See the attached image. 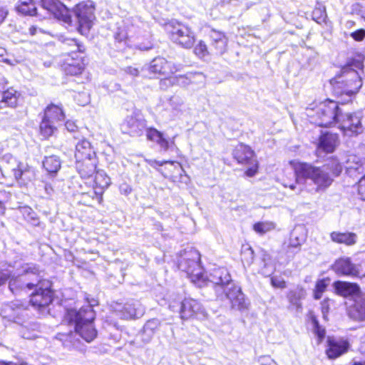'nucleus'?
Instances as JSON below:
<instances>
[{"mask_svg": "<svg viewBox=\"0 0 365 365\" xmlns=\"http://www.w3.org/2000/svg\"><path fill=\"white\" fill-rule=\"evenodd\" d=\"M290 164L295 171V175L290 174L296 177V184L309 180L318 192L326 191L343 171V165L336 157L328 159L322 166L296 160H292Z\"/></svg>", "mask_w": 365, "mask_h": 365, "instance_id": "obj_1", "label": "nucleus"}, {"mask_svg": "<svg viewBox=\"0 0 365 365\" xmlns=\"http://www.w3.org/2000/svg\"><path fill=\"white\" fill-rule=\"evenodd\" d=\"M95 313L92 305L87 304L81 309H68L64 319L69 325L73 327L75 331L87 342L92 341L97 336V331L93 325Z\"/></svg>", "mask_w": 365, "mask_h": 365, "instance_id": "obj_2", "label": "nucleus"}, {"mask_svg": "<svg viewBox=\"0 0 365 365\" xmlns=\"http://www.w3.org/2000/svg\"><path fill=\"white\" fill-rule=\"evenodd\" d=\"M331 83L336 94L346 102L355 98L363 84L359 73L349 67L343 68Z\"/></svg>", "mask_w": 365, "mask_h": 365, "instance_id": "obj_3", "label": "nucleus"}, {"mask_svg": "<svg viewBox=\"0 0 365 365\" xmlns=\"http://www.w3.org/2000/svg\"><path fill=\"white\" fill-rule=\"evenodd\" d=\"M0 170L4 179L0 182L8 186L15 182L24 185L31 180V171L29 165L11 154H6L3 157Z\"/></svg>", "mask_w": 365, "mask_h": 365, "instance_id": "obj_4", "label": "nucleus"}, {"mask_svg": "<svg viewBox=\"0 0 365 365\" xmlns=\"http://www.w3.org/2000/svg\"><path fill=\"white\" fill-rule=\"evenodd\" d=\"M213 284L222 287L224 289L227 298L230 300L232 307L240 311L247 309L245 295L240 287L235 285L231 282V277L228 271L225 268H219L212 272L211 279Z\"/></svg>", "mask_w": 365, "mask_h": 365, "instance_id": "obj_5", "label": "nucleus"}, {"mask_svg": "<svg viewBox=\"0 0 365 365\" xmlns=\"http://www.w3.org/2000/svg\"><path fill=\"white\" fill-rule=\"evenodd\" d=\"M307 115L312 123L319 126H330L338 122L341 113H339L338 103L336 101L326 100L314 107L306 110Z\"/></svg>", "mask_w": 365, "mask_h": 365, "instance_id": "obj_6", "label": "nucleus"}, {"mask_svg": "<svg viewBox=\"0 0 365 365\" xmlns=\"http://www.w3.org/2000/svg\"><path fill=\"white\" fill-rule=\"evenodd\" d=\"M63 48H69L70 51L61 57L62 68L67 74L71 76L81 74L84 69V63L81 54L84 51V46L74 38H68L63 42Z\"/></svg>", "mask_w": 365, "mask_h": 365, "instance_id": "obj_7", "label": "nucleus"}, {"mask_svg": "<svg viewBox=\"0 0 365 365\" xmlns=\"http://www.w3.org/2000/svg\"><path fill=\"white\" fill-rule=\"evenodd\" d=\"M165 29L170 39L182 48H190L195 41L194 33L188 26L182 23L170 21L165 25Z\"/></svg>", "mask_w": 365, "mask_h": 365, "instance_id": "obj_8", "label": "nucleus"}, {"mask_svg": "<svg viewBox=\"0 0 365 365\" xmlns=\"http://www.w3.org/2000/svg\"><path fill=\"white\" fill-rule=\"evenodd\" d=\"M188 255L190 257H183L180 260L179 268L187 273L193 283L200 287L205 282V278L199 263L200 255L196 251H191Z\"/></svg>", "mask_w": 365, "mask_h": 365, "instance_id": "obj_9", "label": "nucleus"}, {"mask_svg": "<svg viewBox=\"0 0 365 365\" xmlns=\"http://www.w3.org/2000/svg\"><path fill=\"white\" fill-rule=\"evenodd\" d=\"M337 123L344 135L357 136L364 132L361 115L359 113H341Z\"/></svg>", "mask_w": 365, "mask_h": 365, "instance_id": "obj_10", "label": "nucleus"}, {"mask_svg": "<svg viewBox=\"0 0 365 365\" xmlns=\"http://www.w3.org/2000/svg\"><path fill=\"white\" fill-rule=\"evenodd\" d=\"M94 9L93 3L91 1L81 2L74 8L79 24L78 30L82 34H86L93 26L96 19Z\"/></svg>", "mask_w": 365, "mask_h": 365, "instance_id": "obj_11", "label": "nucleus"}, {"mask_svg": "<svg viewBox=\"0 0 365 365\" xmlns=\"http://www.w3.org/2000/svg\"><path fill=\"white\" fill-rule=\"evenodd\" d=\"M23 269V271H21L19 269H14V267L11 265L9 266V268L1 269L0 286L4 284L7 279H10L9 283V289L12 292H14L19 288H22L24 287V284L21 282V279H19V277L22 274V272L36 273L38 271L35 267H30L28 264H26L25 267H24Z\"/></svg>", "mask_w": 365, "mask_h": 365, "instance_id": "obj_12", "label": "nucleus"}, {"mask_svg": "<svg viewBox=\"0 0 365 365\" xmlns=\"http://www.w3.org/2000/svg\"><path fill=\"white\" fill-rule=\"evenodd\" d=\"M147 163L160 171L165 178L175 180L184 173L181 164L178 161H158L153 159H145Z\"/></svg>", "mask_w": 365, "mask_h": 365, "instance_id": "obj_13", "label": "nucleus"}, {"mask_svg": "<svg viewBox=\"0 0 365 365\" xmlns=\"http://www.w3.org/2000/svg\"><path fill=\"white\" fill-rule=\"evenodd\" d=\"M85 183L89 184V187L93 190L101 202L103 194L111 184V179L103 170H98L95 172L94 177L87 180Z\"/></svg>", "mask_w": 365, "mask_h": 365, "instance_id": "obj_14", "label": "nucleus"}, {"mask_svg": "<svg viewBox=\"0 0 365 365\" xmlns=\"http://www.w3.org/2000/svg\"><path fill=\"white\" fill-rule=\"evenodd\" d=\"M41 6L56 19L70 25L72 20L68 9L58 0H41Z\"/></svg>", "mask_w": 365, "mask_h": 365, "instance_id": "obj_15", "label": "nucleus"}, {"mask_svg": "<svg viewBox=\"0 0 365 365\" xmlns=\"http://www.w3.org/2000/svg\"><path fill=\"white\" fill-rule=\"evenodd\" d=\"M113 309L119 317L124 319L139 318L144 313V309L138 301L129 302L124 305L115 303Z\"/></svg>", "mask_w": 365, "mask_h": 365, "instance_id": "obj_16", "label": "nucleus"}, {"mask_svg": "<svg viewBox=\"0 0 365 365\" xmlns=\"http://www.w3.org/2000/svg\"><path fill=\"white\" fill-rule=\"evenodd\" d=\"M332 269L339 275L357 277L359 274L357 266L351 262L349 257H345L336 260Z\"/></svg>", "mask_w": 365, "mask_h": 365, "instance_id": "obj_17", "label": "nucleus"}, {"mask_svg": "<svg viewBox=\"0 0 365 365\" xmlns=\"http://www.w3.org/2000/svg\"><path fill=\"white\" fill-rule=\"evenodd\" d=\"M180 317L182 319H188L192 317H198L200 314H204L200 303L192 299H185L181 302Z\"/></svg>", "mask_w": 365, "mask_h": 365, "instance_id": "obj_18", "label": "nucleus"}, {"mask_svg": "<svg viewBox=\"0 0 365 365\" xmlns=\"http://www.w3.org/2000/svg\"><path fill=\"white\" fill-rule=\"evenodd\" d=\"M98 163V158L76 161V168L81 178L86 181L93 177Z\"/></svg>", "mask_w": 365, "mask_h": 365, "instance_id": "obj_19", "label": "nucleus"}, {"mask_svg": "<svg viewBox=\"0 0 365 365\" xmlns=\"http://www.w3.org/2000/svg\"><path fill=\"white\" fill-rule=\"evenodd\" d=\"M146 137L148 140L156 143L163 151H167L175 145V137L166 138L163 133L153 128L146 130Z\"/></svg>", "mask_w": 365, "mask_h": 365, "instance_id": "obj_20", "label": "nucleus"}, {"mask_svg": "<svg viewBox=\"0 0 365 365\" xmlns=\"http://www.w3.org/2000/svg\"><path fill=\"white\" fill-rule=\"evenodd\" d=\"M149 71L153 73L169 75L175 73L178 68L165 58L158 57L151 61Z\"/></svg>", "mask_w": 365, "mask_h": 365, "instance_id": "obj_21", "label": "nucleus"}, {"mask_svg": "<svg viewBox=\"0 0 365 365\" xmlns=\"http://www.w3.org/2000/svg\"><path fill=\"white\" fill-rule=\"evenodd\" d=\"M74 157L76 161L97 157L96 153L91 143L86 139L80 140L76 145Z\"/></svg>", "mask_w": 365, "mask_h": 365, "instance_id": "obj_22", "label": "nucleus"}, {"mask_svg": "<svg viewBox=\"0 0 365 365\" xmlns=\"http://www.w3.org/2000/svg\"><path fill=\"white\" fill-rule=\"evenodd\" d=\"M336 293L344 297H356L360 293V288L356 283L337 281L333 284Z\"/></svg>", "mask_w": 365, "mask_h": 365, "instance_id": "obj_23", "label": "nucleus"}, {"mask_svg": "<svg viewBox=\"0 0 365 365\" xmlns=\"http://www.w3.org/2000/svg\"><path fill=\"white\" fill-rule=\"evenodd\" d=\"M329 347L327 349V354L329 359H335L346 353L349 344L346 340L329 339Z\"/></svg>", "mask_w": 365, "mask_h": 365, "instance_id": "obj_24", "label": "nucleus"}, {"mask_svg": "<svg viewBox=\"0 0 365 365\" xmlns=\"http://www.w3.org/2000/svg\"><path fill=\"white\" fill-rule=\"evenodd\" d=\"M339 143V137L336 134L325 133L319 138L317 149L327 153H333Z\"/></svg>", "mask_w": 365, "mask_h": 365, "instance_id": "obj_25", "label": "nucleus"}, {"mask_svg": "<svg viewBox=\"0 0 365 365\" xmlns=\"http://www.w3.org/2000/svg\"><path fill=\"white\" fill-rule=\"evenodd\" d=\"M291 162L289 163V167L286 168L284 170V175L281 180V182L284 187H288L291 190L297 194H300L303 190L302 183L301 181L299 184H296V177H292L291 174L295 175L294 170L291 166Z\"/></svg>", "mask_w": 365, "mask_h": 365, "instance_id": "obj_26", "label": "nucleus"}, {"mask_svg": "<svg viewBox=\"0 0 365 365\" xmlns=\"http://www.w3.org/2000/svg\"><path fill=\"white\" fill-rule=\"evenodd\" d=\"M52 301V293L48 287L42 289L39 287L31 295L30 302L36 307H43L48 305Z\"/></svg>", "mask_w": 365, "mask_h": 365, "instance_id": "obj_27", "label": "nucleus"}, {"mask_svg": "<svg viewBox=\"0 0 365 365\" xmlns=\"http://www.w3.org/2000/svg\"><path fill=\"white\" fill-rule=\"evenodd\" d=\"M20 93L13 88L6 91L0 89V109L6 106L14 108L18 105Z\"/></svg>", "mask_w": 365, "mask_h": 365, "instance_id": "obj_28", "label": "nucleus"}, {"mask_svg": "<svg viewBox=\"0 0 365 365\" xmlns=\"http://www.w3.org/2000/svg\"><path fill=\"white\" fill-rule=\"evenodd\" d=\"M43 118L58 126L64 120L65 115L61 106L51 104L45 109Z\"/></svg>", "mask_w": 365, "mask_h": 365, "instance_id": "obj_29", "label": "nucleus"}, {"mask_svg": "<svg viewBox=\"0 0 365 365\" xmlns=\"http://www.w3.org/2000/svg\"><path fill=\"white\" fill-rule=\"evenodd\" d=\"M348 314L350 318L356 321L365 320V299L359 298L354 303L349 306Z\"/></svg>", "mask_w": 365, "mask_h": 365, "instance_id": "obj_30", "label": "nucleus"}, {"mask_svg": "<svg viewBox=\"0 0 365 365\" xmlns=\"http://www.w3.org/2000/svg\"><path fill=\"white\" fill-rule=\"evenodd\" d=\"M234 158L239 163L245 164L255 158L253 150L247 145L239 144L234 150Z\"/></svg>", "mask_w": 365, "mask_h": 365, "instance_id": "obj_31", "label": "nucleus"}, {"mask_svg": "<svg viewBox=\"0 0 365 365\" xmlns=\"http://www.w3.org/2000/svg\"><path fill=\"white\" fill-rule=\"evenodd\" d=\"M330 237L334 242L344 244L347 246L354 245L356 242V235L352 232H333Z\"/></svg>", "mask_w": 365, "mask_h": 365, "instance_id": "obj_32", "label": "nucleus"}, {"mask_svg": "<svg viewBox=\"0 0 365 365\" xmlns=\"http://www.w3.org/2000/svg\"><path fill=\"white\" fill-rule=\"evenodd\" d=\"M43 168L50 173H56L61 166V163L58 157L51 155L46 157L43 162Z\"/></svg>", "mask_w": 365, "mask_h": 365, "instance_id": "obj_33", "label": "nucleus"}, {"mask_svg": "<svg viewBox=\"0 0 365 365\" xmlns=\"http://www.w3.org/2000/svg\"><path fill=\"white\" fill-rule=\"evenodd\" d=\"M57 125L48 120V118H43L39 129L41 135L44 138H47L51 136L56 130Z\"/></svg>", "mask_w": 365, "mask_h": 365, "instance_id": "obj_34", "label": "nucleus"}, {"mask_svg": "<svg viewBox=\"0 0 365 365\" xmlns=\"http://www.w3.org/2000/svg\"><path fill=\"white\" fill-rule=\"evenodd\" d=\"M16 9L18 12L29 16L35 15L36 11V8L32 2V0H20Z\"/></svg>", "mask_w": 365, "mask_h": 365, "instance_id": "obj_35", "label": "nucleus"}, {"mask_svg": "<svg viewBox=\"0 0 365 365\" xmlns=\"http://www.w3.org/2000/svg\"><path fill=\"white\" fill-rule=\"evenodd\" d=\"M180 83L186 84L184 80L189 81V83L204 86L205 77L201 73H188L185 76H180Z\"/></svg>", "mask_w": 365, "mask_h": 365, "instance_id": "obj_36", "label": "nucleus"}, {"mask_svg": "<svg viewBox=\"0 0 365 365\" xmlns=\"http://www.w3.org/2000/svg\"><path fill=\"white\" fill-rule=\"evenodd\" d=\"M304 295L305 291L302 288L297 287L294 290H291L288 293L287 297L292 304L299 307L300 306L299 301Z\"/></svg>", "mask_w": 365, "mask_h": 365, "instance_id": "obj_37", "label": "nucleus"}, {"mask_svg": "<svg viewBox=\"0 0 365 365\" xmlns=\"http://www.w3.org/2000/svg\"><path fill=\"white\" fill-rule=\"evenodd\" d=\"M276 225L273 222L264 221L255 223L253 225V230L255 232L259 235H264L269 231L273 230Z\"/></svg>", "mask_w": 365, "mask_h": 365, "instance_id": "obj_38", "label": "nucleus"}, {"mask_svg": "<svg viewBox=\"0 0 365 365\" xmlns=\"http://www.w3.org/2000/svg\"><path fill=\"white\" fill-rule=\"evenodd\" d=\"M20 212L24 219L34 225H38V219L36 212L29 207L25 206L20 208Z\"/></svg>", "mask_w": 365, "mask_h": 365, "instance_id": "obj_39", "label": "nucleus"}, {"mask_svg": "<svg viewBox=\"0 0 365 365\" xmlns=\"http://www.w3.org/2000/svg\"><path fill=\"white\" fill-rule=\"evenodd\" d=\"M329 282V279L326 278L319 279L316 282L315 288L314 290V299H319L322 297L323 293L327 289V287H328Z\"/></svg>", "mask_w": 365, "mask_h": 365, "instance_id": "obj_40", "label": "nucleus"}, {"mask_svg": "<svg viewBox=\"0 0 365 365\" xmlns=\"http://www.w3.org/2000/svg\"><path fill=\"white\" fill-rule=\"evenodd\" d=\"M123 125L128 128V131L138 133L140 130V123L134 116L130 115L125 119Z\"/></svg>", "mask_w": 365, "mask_h": 365, "instance_id": "obj_41", "label": "nucleus"}, {"mask_svg": "<svg viewBox=\"0 0 365 365\" xmlns=\"http://www.w3.org/2000/svg\"><path fill=\"white\" fill-rule=\"evenodd\" d=\"M312 322L314 327V332L318 338V343H320L324 339L325 330L319 326L315 317H312Z\"/></svg>", "mask_w": 365, "mask_h": 365, "instance_id": "obj_42", "label": "nucleus"}, {"mask_svg": "<svg viewBox=\"0 0 365 365\" xmlns=\"http://www.w3.org/2000/svg\"><path fill=\"white\" fill-rule=\"evenodd\" d=\"M247 165L249 168L245 171V175L248 177L255 176L258 171V163L256 158L250 160V162L245 163Z\"/></svg>", "mask_w": 365, "mask_h": 365, "instance_id": "obj_43", "label": "nucleus"}, {"mask_svg": "<svg viewBox=\"0 0 365 365\" xmlns=\"http://www.w3.org/2000/svg\"><path fill=\"white\" fill-rule=\"evenodd\" d=\"M176 83H180V77H170L160 80V88L163 90L167 89L169 86H171Z\"/></svg>", "mask_w": 365, "mask_h": 365, "instance_id": "obj_44", "label": "nucleus"}, {"mask_svg": "<svg viewBox=\"0 0 365 365\" xmlns=\"http://www.w3.org/2000/svg\"><path fill=\"white\" fill-rule=\"evenodd\" d=\"M115 38L117 42L119 43V47H123V46H131V40L128 36L127 34L118 33L115 36Z\"/></svg>", "mask_w": 365, "mask_h": 365, "instance_id": "obj_45", "label": "nucleus"}, {"mask_svg": "<svg viewBox=\"0 0 365 365\" xmlns=\"http://www.w3.org/2000/svg\"><path fill=\"white\" fill-rule=\"evenodd\" d=\"M134 46L141 51H146L152 48V43L150 41V35L148 34L146 39L143 42L138 41L134 43Z\"/></svg>", "mask_w": 365, "mask_h": 365, "instance_id": "obj_46", "label": "nucleus"}, {"mask_svg": "<svg viewBox=\"0 0 365 365\" xmlns=\"http://www.w3.org/2000/svg\"><path fill=\"white\" fill-rule=\"evenodd\" d=\"M195 54L200 58H204L207 54V48L205 43L200 41L194 50Z\"/></svg>", "mask_w": 365, "mask_h": 365, "instance_id": "obj_47", "label": "nucleus"}, {"mask_svg": "<svg viewBox=\"0 0 365 365\" xmlns=\"http://www.w3.org/2000/svg\"><path fill=\"white\" fill-rule=\"evenodd\" d=\"M0 314L4 318L9 319L13 318L15 314L14 309L9 304L4 305L1 309Z\"/></svg>", "mask_w": 365, "mask_h": 365, "instance_id": "obj_48", "label": "nucleus"}, {"mask_svg": "<svg viewBox=\"0 0 365 365\" xmlns=\"http://www.w3.org/2000/svg\"><path fill=\"white\" fill-rule=\"evenodd\" d=\"M271 284L279 289H284L286 287V282L281 277L274 276L271 277Z\"/></svg>", "mask_w": 365, "mask_h": 365, "instance_id": "obj_49", "label": "nucleus"}, {"mask_svg": "<svg viewBox=\"0 0 365 365\" xmlns=\"http://www.w3.org/2000/svg\"><path fill=\"white\" fill-rule=\"evenodd\" d=\"M357 192L359 198L365 201V175L358 182Z\"/></svg>", "mask_w": 365, "mask_h": 365, "instance_id": "obj_50", "label": "nucleus"}, {"mask_svg": "<svg viewBox=\"0 0 365 365\" xmlns=\"http://www.w3.org/2000/svg\"><path fill=\"white\" fill-rule=\"evenodd\" d=\"M259 365H278V364L269 356H261L258 359Z\"/></svg>", "mask_w": 365, "mask_h": 365, "instance_id": "obj_51", "label": "nucleus"}, {"mask_svg": "<svg viewBox=\"0 0 365 365\" xmlns=\"http://www.w3.org/2000/svg\"><path fill=\"white\" fill-rule=\"evenodd\" d=\"M215 46L217 52L220 54H222L227 48V38L220 40L217 43H213Z\"/></svg>", "mask_w": 365, "mask_h": 365, "instance_id": "obj_52", "label": "nucleus"}, {"mask_svg": "<svg viewBox=\"0 0 365 365\" xmlns=\"http://www.w3.org/2000/svg\"><path fill=\"white\" fill-rule=\"evenodd\" d=\"M346 171L350 175H354L355 173L360 174L361 172V164L357 162L354 166L349 165L346 168Z\"/></svg>", "mask_w": 365, "mask_h": 365, "instance_id": "obj_53", "label": "nucleus"}, {"mask_svg": "<svg viewBox=\"0 0 365 365\" xmlns=\"http://www.w3.org/2000/svg\"><path fill=\"white\" fill-rule=\"evenodd\" d=\"M211 38L214 43H217L220 40L227 38L223 33L212 30L210 34Z\"/></svg>", "mask_w": 365, "mask_h": 365, "instance_id": "obj_54", "label": "nucleus"}, {"mask_svg": "<svg viewBox=\"0 0 365 365\" xmlns=\"http://www.w3.org/2000/svg\"><path fill=\"white\" fill-rule=\"evenodd\" d=\"M182 105V102L180 99L175 97L170 98V106H171L173 110L179 111Z\"/></svg>", "mask_w": 365, "mask_h": 365, "instance_id": "obj_55", "label": "nucleus"}, {"mask_svg": "<svg viewBox=\"0 0 365 365\" xmlns=\"http://www.w3.org/2000/svg\"><path fill=\"white\" fill-rule=\"evenodd\" d=\"M351 36L356 41H361L365 37V30L359 29L351 34Z\"/></svg>", "mask_w": 365, "mask_h": 365, "instance_id": "obj_56", "label": "nucleus"}, {"mask_svg": "<svg viewBox=\"0 0 365 365\" xmlns=\"http://www.w3.org/2000/svg\"><path fill=\"white\" fill-rule=\"evenodd\" d=\"M124 72L132 77H137L140 73L138 68L133 66H128L125 68Z\"/></svg>", "mask_w": 365, "mask_h": 365, "instance_id": "obj_57", "label": "nucleus"}, {"mask_svg": "<svg viewBox=\"0 0 365 365\" xmlns=\"http://www.w3.org/2000/svg\"><path fill=\"white\" fill-rule=\"evenodd\" d=\"M329 299H324L322 302V312L324 319L327 318V314L329 309Z\"/></svg>", "mask_w": 365, "mask_h": 365, "instance_id": "obj_58", "label": "nucleus"}, {"mask_svg": "<svg viewBox=\"0 0 365 365\" xmlns=\"http://www.w3.org/2000/svg\"><path fill=\"white\" fill-rule=\"evenodd\" d=\"M119 190L120 193L124 195H128L132 191L131 187L127 183L121 184L120 185Z\"/></svg>", "mask_w": 365, "mask_h": 365, "instance_id": "obj_59", "label": "nucleus"}, {"mask_svg": "<svg viewBox=\"0 0 365 365\" xmlns=\"http://www.w3.org/2000/svg\"><path fill=\"white\" fill-rule=\"evenodd\" d=\"M65 127L69 132H74L77 129L76 123L71 120H68L65 123Z\"/></svg>", "mask_w": 365, "mask_h": 365, "instance_id": "obj_60", "label": "nucleus"}, {"mask_svg": "<svg viewBox=\"0 0 365 365\" xmlns=\"http://www.w3.org/2000/svg\"><path fill=\"white\" fill-rule=\"evenodd\" d=\"M274 270V267L271 264H265L264 267L262 269L261 272L265 276L269 275Z\"/></svg>", "mask_w": 365, "mask_h": 365, "instance_id": "obj_61", "label": "nucleus"}, {"mask_svg": "<svg viewBox=\"0 0 365 365\" xmlns=\"http://www.w3.org/2000/svg\"><path fill=\"white\" fill-rule=\"evenodd\" d=\"M3 62L7 63L8 65H10V66H15L18 63H19V61L17 60V59H9V58H2L1 60Z\"/></svg>", "mask_w": 365, "mask_h": 365, "instance_id": "obj_62", "label": "nucleus"}, {"mask_svg": "<svg viewBox=\"0 0 365 365\" xmlns=\"http://www.w3.org/2000/svg\"><path fill=\"white\" fill-rule=\"evenodd\" d=\"M300 245H301V242L298 240L297 238H296L295 241H294L292 239H291V241H290V243H289V247H294V248H296V249H299Z\"/></svg>", "mask_w": 365, "mask_h": 365, "instance_id": "obj_63", "label": "nucleus"}, {"mask_svg": "<svg viewBox=\"0 0 365 365\" xmlns=\"http://www.w3.org/2000/svg\"><path fill=\"white\" fill-rule=\"evenodd\" d=\"M7 15V11L3 7H0V24L3 22Z\"/></svg>", "mask_w": 365, "mask_h": 365, "instance_id": "obj_64", "label": "nucleus"}]
</instances>
